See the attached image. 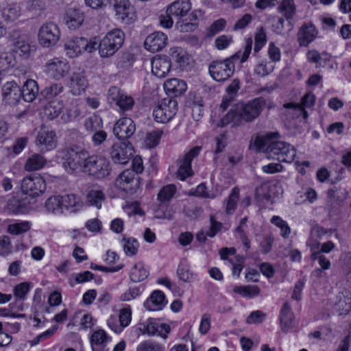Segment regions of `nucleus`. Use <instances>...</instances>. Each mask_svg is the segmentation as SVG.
<instances>
[{
  "instance_id": "obj_1",
  "label": "nucleus",
  "mask_w": 351,
  "mask_h": 351,
  "mask_svg": "<svg viewBox=\"0 0 351 351\" xmlns=\"http://www.w3.org/2000/svg\"><path fill=\"white\" fill-rule=\"evenodd\" d=\"M278 137V132L268 133L257 141V146L269 159L291 162L296 155L295 149L290 144L279 141Z\"/></svg>"
},
{
  "instance_id": "obj_2",
  "label": "nucleus",
  "mask_w": 351,
  "mask_h": 351,
  "mask_svg": "<svg viewBox=\"0 0 351 351\" xmlns=\"http://www.w3.org/2000/svg\"><path fill=\"white\" fill-rule=\"evenodd\" d=\"M252 48V39L249 38L245 39L244 50L241 54V62H245L251 53ZM241 51H238L230 58L223 61H213L209 66V73L213 80L217 82H223L228 80L234 73V64L233 60L239 58L241 56Z\"/></svg>"
},
{
  "instance_id": "obj_3",
  "label": "nucleus",
  "mask_w": 351,
  "mask_h": 351,
  "mask_svg": "<svg viewBox=\"0 0 351 351\" xmlns=\"http://www.w3.org/2000/svg\"><path fill=\"white\" fill-rule=\"evenodd\" d=\"M124 32L119 28L109 31L97 43V47L101 58L112 56L123 45Z\"/></svg>"
},
{
  "instance_id": "obj_4",
  "label": "nucleus",
  "mask_w": 351,
  "mask_h": 351,
  "mask_svg": "<svg viewBox=\"0 0 351 351\" xmlns=\"http://www.w3.org/2000/svg\"><path fill=\"white\" fill-rule=\"evenodd\" d=\"M83 172L100 179L108 176L110 172L109 160L103 156L87 154L86 162L83 165Z\"/></svg>"
},
{
  "instance_id": "obj_5",
  "label": "nucleus",
  "mask_w": 351,
  "mask_h": 351,
  "mask_svg": "<svg viewBox=\"0 0 351 351\" xmlns=\"http://www.w3.org/2000/svg\"><path fill=\"white\" fill-rule=\"evenodd\" d=\"M87 154L86 151L77 152L73 149H66L60 152V157L64 169L72 173L77 170L83 171V165L86 162Z\"/></svg>"
},
{
  "instance_id": "obj_6",
  "label": "nucleus",
  "mask_w": 351,
  "mask_h": 351,
  "mask_svg": "<svg viewBox=\"0 0 351 351\" xmlns=\"http://www.w3.org/2000/svg\"><path fill=\"white\" fill-rule=\"evenodd\" d=\"M97 42L96 38L88 40L84 37H75L68 40L64 44L66 54L69 58H75L84 51L91 53L96 50Z\"/></svg>"
},
{
  "instance_id": "obj_7",
  "label": "nucleus",
  "mask_w": 351,
  "mask_h": 351,
  "mask_svg": "<svg viewBox=\"0 0 351 351\" xmlns=\"http://www.w3.org/2000/svg\"><path fill=\"white\" fill-rule=\"evenodd\" d=\"M116 19L125 24H131L136 19V13L130 0H110Z\"/></svg>"
},
{
  "instance_id": "obj_8",
  "label": "nucleus",
  "mask_w": 351,
  "mask_h": 351,
  "mask_svg": "<svg viewBox=\"0 0 351 351\" xmlns=\"http://www.w3.org/2000/svg\"><path fill=\"white\" fill-rule=\"evenodd\" d=\"M15 64V58L12 53H3L0 55V86L7 88H20V85L12 76L6 73Z\"/></svg>"
},
{
  "instance_id": "obj_9",
  "label": "nucleus",
  "mask_w": 351,
  "mask_h": 351,
  "mask_svg": "<svg viewBox=\"0 0 351 351\" xmlns=\"http://www.w3.org/2000/svg\"><path fill=\"white\" fill-rule=\"evenodd\" d=\"M22 191L32 197H38L46 190V182L39 174H31L25 177L21 182Z\"/></svg>"
},
{
  "instance_id": "obj_10",
  "label": "nucleus",
  "mask_w": 351,
  "mask_h": 351,
  "mask_svg": "<svg viewBox=\"0 0 351 351\" xmlns=\"http://www.w3.org/2000/svg\"><path fill=\"white\" fill-rule=\"evenodd\" d=\"M177 112V101L172 98H165L154 108L153 116L158 123L169 121Z\"/></svg>"
},
{
  "instance_id": "obj_11",
  "label": "nucleus",
  "mask_w": 351,
  "mask_h": 351,
  "mask_svg": "<svg viewBox=\"0 0 351 351\" xmlns=\"http://www.w3.org/2000/svg\"><path fill=\"white\" fill-rule=\"evenodd\" d=\"M60 32L58 26L52 22L44 23L38 32L39 43L45 47H49L53 46L59 40Z\"/></svg>"
},
{
  "instance_id": "obj_12",
  "label": "nucleus",
  "mask_w": 351,
  "mask_h": 351,
  "mask_svg": "<svg viewBox=\"0 0 351 351\" xmlns=\"http://www.w3.org/2000/svg\"><path fill=\"white\" fill-rule=\"evenodd\" d=\"M265 106V101L263 98H256L246 104H241L238 108L242 121H252L257 118Z\"/></svg>"
},
{
  "instance_id": "obj_13",
  "label": "nucleus",
  "mask_w": 351,
  "mask_h": 351,
  "mask_svg": "<svg viewBox=\"0 0 351 351\" xmlns=\"http://www.w3.org/2000/svg\"><path fill=\"white\" fill-rule=\"evenodd\" d=\"M138 329L143 335H147L149 337L157 335L163 339H167V334L171 330L169 325L160 323L153 318H149L147 321L140 323Z\"/></svg>"
},
{
  "instance_id": "obj_14",
  "label": "nucleus",
  "mask_w": 351,
  "mask_h": 351,
  "mask_svg": "<svg viewBox=\"0 0 351 351\" xmlns=\"http://www.w3.org/2000/svg\"><path fill=\"white\" fill-rule=\"evenodd\" d=\"M141 184L139 178L130 169L123 171L115 180V185L123 191L133 194Z\"/></svg>"
},
{
  "instance_id": "obj_15",
  "label": "nucleus",
  "mask_w": 351,
  "mask_h": 351,
  "mask_svg": "<svg viewBox=\"0 0 351 351\" xmlns=\"http://www.w3.org/2000/svg\"><path fill=\"white\" fill-rule=\"evenodd\" d=\"M107 100L109 104L114 105L123 111L132 110L135 103L132 97L121 92L119 89H109Z\"/></svg>"
},
{
  "instance_id": "obj_16",
  "label": "nucleus",
  "mask_w": 351,
  "mask_h": 351,
  "mask_svg": "<svg viewBox=\"0 0 351 351\" xmlns=\"http://www.w3.org/2000/svg\"><path fill=\"white\" fill-rule=\"evenodd\" d=\"M9 38L12 43L13 50L25 56H29L34 49L27 37L21 34L19 30L12 31L10 33Z\"/></svg>"
},
{
  "instance_id": "obj_17",
  "label": "nucleus",
  "mask_w": 351,
  "mask_h": 351,
  "mask_svg": "<svg viewBox=\"0 0 351 351\" xmlns=\"http://www.w3.org/2000/svg\"><path fill=\"white\" fill-rule=\"evenodd\" d=\"M110 154L115 163L125 165L130 160L133 149L130 143H117L112 146Z\"/></svg>"
},
{
  "instance_id": "obj_18",
  "label": "nucleus",
  "mask_w": 351,
  "mask_h": 351,
  "mask_svg": "<svg viewBox=\"0 0 351 351\" xmlns=\"http://www.w3.org/2000/svg\"><path fill=\"white\" fill-rule=\"evenodd\" d=\"M136 131L134 121L129 117L119 119L114 125L113 133L119 140H125L131 137Z\"/></svg>"
},
{
  "instance_id": "obj_19",
  "label": "nucleus",
  "mask_w": 351,
  "mask_h": 351,
  "mask_svg": "<svg viewBox=\"0 0 351 351\" xmlns=\"http://www.w3.org/2000/svg\"><path fill=\"white\" fill-rule=\"evenodd\" d=\"M69 71V65L66 60L58 58L49 60L46 64V73L50 77L60 80Z\"/></svg>"
},
{
  "instance_id": "obj_20",
  "label": "nucleus",
  "mask_w": 351,
  "mask_h": 351,
  "mask_svg": "<svg viewBox=\"0 0 351 351\" xmlns=\"http://www.w3.org/2000/svg\"><path fill=\"white\" fill-rule=\"evenodd\" d=\"M167 36L161 32H156L149 34L145 40V48L152 52L156 53L162 50L167 45Z\"/></svg>"
},
{
  "instance_id": "obj_21",
  "label": "nucleus",
  "mask_w": 351,
  "mask_h": 351,
  "mask_svg": "<svg viewBox=\"0 0 351 351\" xmlns=\"http://www.w3.org/2000/svg\"><path fill=\"white\" fill-rule=\"evenodd\" d=\"M56 135L54 131L42 126L38 132L36 143L42 150H50L56 147Z\"/></svg>"
},
{
  "instance_id": "obj_22",
  "label": "nucleus",
  "mask_w": 351,
  "mask_h": 351,
  "mask_svg": "<svg viewBox=\"0 0 351 351\" xmlns=\"http://www.w3.org/2000/svg\"><path fill=\"white\" fill-rule=\"evenodd\" d=\"M185 106L192 109L193 117L199 120L203 114V100L197 90H191L185 99Z\"/></svg>"
},
{
  "instance_id": "obj_23",
  "label": "nucleus",
  "mask_w": 351,
  "mask_h": 351,
  "mask_svg": "<svg viewBox=\"0 0 351 351\" xmlns=\"http://www.w3.org/2000/svg\"><path fill=\"white\" fill-rule=\"evenodd\" d=\"M318 31L311 23H304L298 32V42L300 47H307L317 37Z\"/></svg>"
},
{
  "instance_id": "obj_24",
  "label": "nucleus",
  "mask_w": 351,
  "mask_h": 351,
  "mask_svg": "<svg viewBox=\"0 0 351 351\" xmlns=\"http://www.w3.org/2000/svg\"><path fill=\"white\" fill-rule=\"evenodd\" d=\"M199 147H195L185 154L177 172V177L180 180H184L187 177L191 176V161L199 154Z\"/></svg>"
},
{
  "instance_id": "obj_25",
  "label": "nucleus",
  "mask_w": 351,
  "mask_h": 351,
  "mask_svg": "<svg viewBox=\"0 0 351 351\" xmlns=\"http://www.w3.org/2000/svg\"><path fill=\"white\" fill-rule=\"evenodd\" d=\"M19 95L22 96L24 101L27 102H32L36 98H38L39 101L43 99H49L56 95L58 93H53V89H42L38 93V89H17Z\"/></svg>"
},
{
  "instance_id": "obj_26",
  "label": "nucleus",
  "mask_w": 351,
  "mask_h": 351,
  "mask_svg": "<svg viewBox=\"0 0 351 351\" xmlns=\"http://www.w3.org/2000/svg\"><path fill=\"white\" fill-rule=\"evenodd\" d=\"M167 304L165 295L161 291H154L144 302V306L149 311H160Z\"/></svg>"
},
{
  "instance_id": "obj_27",
  "label": "nucleus",
  "mask_w": 351,
  "mask_h": 351,
  "mask_svg": "<svg viewBox=\"0 0 351 351\" xmlns=\"http://www.w3.org/2000/svg\"><path fill=\"white\" fill-rule=\"evenodd\" d=\"M171 62L165 57H155L152 61V72L158 77H163L171 69Z\"/></svg>"
},
{
  "instance_id": "obj_28",
  "label": "nucleus",
  "mask_w": 351,
  "mask_h": 351,
  "mask_svg": "<svg viewBox=\"0 0 351 351\" xmlns=\"http://www.w3.org/2000/svg\"><path fill=\"white\" fill-rule=\"evenodd\" d=\"M294 318L290 304L287 302L285 303L282 307L280 317V326L283 332H287L294 327Z\"/></svg>"
},
{
  "instance_id": "obj_29",
  "label": "nucleus",
  "mask_w": 351,
  "mask_h": 351,
  "mask_svg": "<svg viewBox=\"0 0 351 351\" xmlns=\"http://www.w3.org/2000/svg\"><path fill=\"white\" fill-rule=\"evenodd\" d=\"M84 14L79 10L69 8L67 10L64 21L66 25L71 29H76L84 21Z\"/></svg>"
},
{
  "instance_id": "obj_30",
  "label": "nucleus",
  "mask_w": 351,
  "mask_h": 351,
  "mask_svg": "<svg viewBox=\"0 0 351 351\" xmlns=\"http://www.w3.org/2000/svg\"><path fill=\"white\" fill-rule=\"evenodd\" d=\"M191 9V3L189 0H177L168 6L167 14L176 17H182Z\"/></svg>"
},
{
  "instance_id": "obj_31",
  "label": "nucleus",
  "mask_w": 351,
  "mask_h": 351,
  "mask_svg": "<svg viewBox=\"0 0 351 351\" xmlns=\"http://www.w3.org/2000/svg\"><path fill=\"white\" fill-rule=\"evenodd\" d=\"M61 198L64 210H66L72 213H75L83 207L84 204L80 197L74 194L61 195Z\"/></svg>"
},
{
  "instance_id": "obj_32",
  "label": "nucleus",
  "mask_w": 351,
  "mask_h": 351,
  "mask_svg": "<svg viewBox=\"0 0 351 351\" xmlns=\"http://www.w3.org/2000/svg\"><path fill=\"white\" fill-rule=\"evenodd\" d=\"M169 54L180 67L189 64L190 56L187 51L180 47H173L169 49Z\"/></svg>"
},
{
  "instance_id": "obj_33",
  "label": "nucleus",
  "mask_w": 351,
  "mask_h": 351,
  "mask_svg": "<svg viewBox=\"0 0 351 351\" xmlns=\"http://www.w3.org/2000/svg\"><path fill=\"white\" fill-rule=\"evenodd\" d=\"M28 204L24 199L12 197L7 203L6 209L14 215L25 214L28 211Z\"/></svg>"
},
{
  "instance_id": "obj_34",
  "label": "nucleus",
  "mask_w": 351,
  "mask_h": 351,
  "mask_svg": "<svg viewBox=\"0 0 351 351\" xmlns=\"http://www.w3.org/2000/svg\"><path fill=\"white\" fill-rule=\"evenodd\" d=\"M47 163V160L40 154H35L30 156L24 165L27 171H34L41 169Z\"/></svg>"
},
{
  "instance_id": "obj_35",
  "label": "nucleus",
  "mask_w": 351,
  "mask_h": 351,
  "mask_svg": "<svg viewBox=\"0 0 351 351\" xmlns=\"http://www.w3.org/2000/svg\"><path fill=\"white\" fill-rule=\"evenodd\" d=\"M306 58L309 62L315 64L317 66H323L330 61V56L326 51L319 53L316 49H312L306 53Z\"/></svg>"
},
{
  "instance_id": "obj_36",
  "label": "nucleus",
  "mask_w": 351,
  "mask_h": 351,
  "mask_svg": "<svg viewBox=\"0 0 351 351\" xmlns=\"http://www.w3.org/2000/svg\"><path fill=\"white\" fill-rule=\"evenodd\" d=\"M2 17L6 23H13L21 15V8L16 3H10L2 10Z\"/></svg>"
},
{
  "instance_id": "obj_37",
  "label": "nucleus",
  "mask_w": 351,
  "mask_h": 351,
  "mask_svg": "<svg viewBox=\"0 0 351 351\" xmlns=\"http://www.w3.org/2000/svg\"><path fill=\"white\" fill-rule=\"evenodd\" d=\"M45 208L47 212L54 215H60L64 213L61 195H53L45 202Z\"/></svg>"
},
{
  "instance_id": "obj_38",
  "label": "nucleus",
  "mask_w": 351,
  "mask_h": 351,
  "mask_svg": "<svg viewBox=\"0 0 351 351\" xmlns=\"http://www.w3.org/2000/svg\"><path fill=\"white\" fill-rule=\"evenodd\" d=\"M110 340V338L104 330L99 329L95 330L90 337L92 350L101 351L98 347L104 346Z\"/></svg>"
},
{
  "instance_id": "obj_39",
  "label": "nucleus",
  "mask_w": 351,
  "mask_h": 351,
  "mask_svg": "<svg viewBox=\"0 0 351 351\" xmlns=\"http://www.w3.org/2000/svg\"><path fill=\"white\" fill-rule=\"evenodd\" d=\"M119 319L120 322L119 326H115V327L112 328V330L116 333L121 332L124 328L127 327L130 324L132 319V309L130 306H126L120 310Z\"/></svg>"
},
{
  "instance_id": "obj_40",
  "label": "nucleus",
  "mask_w": 351,
  "mask_h": 351,
  "mask_svg": "<svg viewBox=\"0 0 351 351\" xmlns=\"http://www.w3.org/2000/svg\"><path fill=\"white\" fill-rule=\"evenodd\" d=\"M177 274L179 278L185 282H193L197 276L195 274L191 271L190 266L186 260L180 262L177 270Z\"/></svg>"
},
{
  "instance_id": "obj_41",
  "label": "nucleus",
  "mask_w": 351,
  "mask_h": 351,
  "mask_svg": "<svg viewBox=\"0 0 351 351\" xmlns=\"http://www.w3.org/2000/svg\"><path fill=\"white\" fill-rule=\"evenodd\" d=\"M105 197L101 191L98 189H91L88 191L86 196V203L88 206H95L97 208L101 207L102 202Z\"/></svg>"
},
{
  "instance_id": "obj_42",
  "label": "nucleus",
  "mask_w": 351,
  "mask_h": 351,
  "mask_svg": "<svg viewBox=\"0 0 351 351\" xmlns=\"http://www.w3.org/2000/svg\"><path fill=\"white\" fill-rule=\"evenodd\" d=\"M149 275L148 270L145 268L141 263L135 264L130 271V278L134 282H138L144 280Z\"/></svg>"
},
{
  "instance_id": "obj_43",
  "label": "nucleus",
  "mask_w": 351,
  "mask_h": 351,
  "mask_svg": "<svg viewBox=\"0 0 351 351\" xmlns=\"http://www.w3.org/2000/svg\"><path fill=\"white\" fill-rule=\"evenodd\" d=\"M84 126L89 132H96L103 126L102 119L96 114H93L85 119Z\"/></svg>"
},
{
  "instance_id": "obj_44",
  "label": "nucleus",
  "mask_w": 351,
  "mask_h": 351,
  "mask_svg": "<svg viewBox=\"0 0 351 351\" xmlns=\"http://www.w3.org/2000/svg\"><path fill=\"white\" fill-rule=\"evenodd\" d=\"M32 223L28 221L10 224L7 231L13 235H19L27 232L31 229Z\"/></svg>"
},
{
  "instance_id": "obj_45",
  "label": "nucleus",
  "mask_w": 351,
  "mask_h": 351,
  "mask_svg": "<svg viewBox=\"0 0 351 351\" xmlns=\"http://www.w3.org/2000/svg\"><path fill=\"white\" fill-rule=\"evenodd\" d=\"M241 118L238 108L237 110L231 109L221 120L220 126L223 127L228 124L232 123L233 125L241 124Z\"/></svg>"
},
{
  "instance_id": "obj_46",
  "label": "nucleus",
  "mask_w": 351,
  "mask_h": 351,
  "mask_svg": "<svg viewBox=\"0 0 351 351\" xmlns=\"http://www.w3.org/2000/svg\"><path fill=\"white\" fill-rule=\"evenodd\" d=\"M234 291L243 297L253 298L260 293V289L256 285L235 286Z\"/></svg>"
},
{
  "instance_id": "obj_47",
  "label": "nucleus",
  "mask_w": 351,
  "mask_h": 351,
  "mask_svg": "<svg viewBox=\"0 0 351 351\" xmlns=\"http://www.w3.org/2000/svg\"><path fill=\"white\" fill-rule=\"evenodd\" d=\"M278 10L287 19L293 18L295 12L293 0H282L278 6Z\"/></svg>"
},
{
  "instance_id": "obj_48",
  "label": "nucleus",
  "mask_w": 351,
  "mask_h": 351,
  "mask_svg": "<svg viewBox=\"0 0 351 351\" xmlns=\"http://www.w3.org/2000/svg\"><path fill=\"white\" fill-rule=\"evenodd\" d=\"M176 191V187L174 184H168L163 186L158 193V200L160 203L169 202L173 197Z\"/></svg>"
},
{
  "instance_id": "obj_49",
  "label": "nucleus",
  "mask_w": 351,
  "mask_h": 351,
  "mask_svg": "<svg viewBox=\"0 0 351 351\" xmlns=\"http://www.w3.org/2000/svg\"><path fill=\"white\" fill-rule=\"evenodd\" d=\"M239 198V189L237 187H234L232 190L227 201L226 208V212L227 214H232L235 210Z\"/></svg>"
},
{
  "instance_id": "obj_50",
  "label": "nucleus",
  "mask_w": 351,
  "mask_h": 351,
  "mask_svg": "<svg viewBox=\"0 0 351 351\" xmlns=\"http://www.w3.org/2000/svg\"><path fill=\"white\" fill-rule=\"evenodd\" d=\"M346 293V295H340L339 300L336 303L337 308L341 314H346L351 310V297L350 293Z\"/></svg>"
},
{
  "instance_id": "obj_51",
  "label": "nucleus",
  "mask_w": 351,
  "mask_h": 351,
  "mask_svg": "<svg viewBox=\"0 0 351 351\" xmlns=\"http://www.w3.org/2000/svg\"><path fill=\"white\" fill-rule=\"evenodd\" d=\"M271 223L280 229V235L284 238H287L291 234V228L287 221H284L279 216H274L271 219Z\"/></svg>"
},
{
  "instance_id": "obj_52",
  "label": "nucleus",
  "mask_w": 351,
  "mask_h": 351,
  "mask_svg": "<svg viewBox=\"0 0 351 351\" xmlns=\"http://www.w3.org/2000/svg\"><path fill=\"white\" fill-rule=\"evenodd\" d=\"M165 347L153 341H144L136 348V351H165Z\"/></svg>"
},
{
  "instance_id": "obj_53",
  "label": "nucleus",
  "mask_w": 351,
  "mask_h": 351,
  "mask_svg": "<svg viewBox=\"0 0 351 351\" xmlns=\"http://www.w3.org/2000/svg\"><path fill=\"white\" fill-rule=\"evenodd\" d=\"M226 21L223 19H219L212 23L207 29L206 34L208 37H213L221 32L226 27Z\"/></svg>"
},
{
  "instance_id": "obj_54",
  "label": "nucleus",
  "mask_w": 351,
  "mask_h": 351,
  "mask_svg": "<svg viewBox=\"0 0 351 351\" xmlns=\"http://www.w3.org/2000/svg\"><path fill=\"white\" fill-rule=\"evenodd\" d=\"M266 33L263 27L258 28L255 34L254 51L258 52L266 44Z\"/></svg>"
},
{
  "instance_id": "obj_55",
  "label": "nucleus",
  "mask_w": 351,
  "mask_h": 351,
  "mask_svg": "<svg viewBox=\"0 0 351 351\" xmlns=\"http://www.w3.org/2000/svg\"><path fill=\"white\" fill-rule=\"evenodd\" d=\"M140 294L141 291L139 287L136 286L131 287L124 293L121 294L119 300L122 302H129L135 299L136 297L140 295Z\"/></svg>"
},
{
  "instance_id": "obj_56",
  "label": "nucleus",
  "mask_w": 351,
  "mask_h": 351,
  "mask_svg": "<svg viewBox=\"0 0 351 351\" xmlns=\"http://www.w3.org/2000/svg\"><path fill=\"white\" fill-rule=\"evenodd\" d=\"M335 244L331 241H328L324 243H315L312 242L310 244L311 250L314 251L316 250H319L321 253H329L334 248H335Z\"/></svg>"
},
{
  "instance_id": "obj_57",
  "label": "nucleus",
  "mask_w": 351,
  "mask_h": 351,
  "mask_svg": "<svg viewBox=\"0 0 351 351\" xmlns=\"http://www.w3.org/2000/svg\"><path fill=\"white\" fill-rule=\"evenodd\" d=\"M274 68V65L271 63L261 62L255 66L254 73L260 76H265L271 73Z\"/></svg>"
},
{
  "instance_id": "obj_58",
  "label": "nucleus",
  "mask_w": 351,
  "mask_h": 351,
  "mask_svg": "<svg viewBox=\"0 0 351 351\" xmlns=\"http://www.w3.org/2000/svg\"><path fill=\"white\" fill-rule=\"evenodd\" d=\"M162 132L160 130H154L147 134L145 138V144L147 147L152 148L156 146L160 139Z\"/></svg>"
},
{
  "instance_id": "obj_59",
  "label": "nucleus",
  "mask_w": 351,
  "mask_h": 351,
  "mask_svg": "<svg viewBox=\"0 0 351 351\" xmlns=\"http://www.w3.org/2000/svg\"><path fill=\"white\" fill-rule=\"evenodd\" d=\"M62 107L60 104H49L45 108L44 113L47 119L53 120L59 116Z\"/></svg>"
},
{
  "instance_id": "obj_60",
  "label": "nucleus",
  "mask_w": 351,
  "mask_h": 351,
  "mask_svg": "<svg viewBox=\"0 0 351 351\" xmlns=\"http://www.w3.org/2000/svg\"><path fill=\"white\" fill-rule=\"evenodd\" d=\"M138 243L134 239L130 238L126 240L123 244V250L128 256L135 255L138 251Z\"/></svg>"
},
{
  "instance_id": "obj_61",
  "label": "nucleus",
  "mask_w": 351,
  "mask_h": 351,
  "mask_svg": "<svg viewBox=\"0 0 351 351\" xmlns=\"http://www.w3.org/2000/svg\"><path fill=\"white\" fill-rule=\"evenodd\" d=\"M232 42V36L221 35L215 39V45L219 50H223L226 49Z\"/></svg>"
},
{
  "instance_id": "obj_62",
  "label": "nucleus",
  "mask_w": 351,
  "mask_h": 351,
  "mask_svg": "<svg viewBox=\"0 0 351 351\" xmlns=\"http://www.w3.org/2000/svg\"><path fill=\"white\" fill-rule=\"evenodd\" d=\"M176 27L181 32H191L197 28L195 23L189 22L188 19L177 22Z\"/></svg>"
},
{
  "instance_id": "obj_63",
  "label": "nucleus",
  "mask_w": 351,
  "mask_h": 351,
  "mask_svg": "<svg viewBox=\"0 0 351 351\" xmlns=\"http://www.w3.org/2000/svg\"><path fill=\"white\" fill-rule=\"evenodd\" d=\"M265 318V314L261 311L252 312L247 318V323L249 324H258L263 322Z\"/></svg>"
},
{
  "instance_id": "obj_64",
  "label": "nucleus",
  "mask_w": 351,
  "mask_h": 351,
  "mask_svg": "<svg viewBox=\"0 0 351 351\" xmlns=\"http://www.w3.org/2000/svg\"><path fill=\"white\" fill-rule=\"evenodd\" d=\"M237 89H227V93L223 96L220 105V108L222 111L226 110L230 102L234 100V97L237 96Z\"/></svg>"
}]
</instances>
